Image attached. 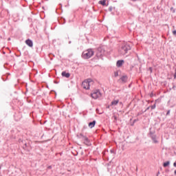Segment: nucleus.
Instances as JSON below:
<instances>
[{"mask_svg": "<svg viewBox=\"0 0 176 176\" xmlns=\"http://www.w3.org/2000/svg\"><path fill=\"white\" fill-rule=\"evenodd\" d=\"M91 96L94 100H97V98H101L102 94H101V91H99V89H95L91 94Z\"/></svg>", "mask_w": 176, "mask_h": 176, "instance_id": "3", "label": "nucleus"}, {"mask_svg": "<svg viewBox=\"0 0 176 176\" xmlns=\"http://www.w3.org/2000/svg\"><path fill=\"white\" fill-rule=\"evenodd\" d=\"M173 35H176V30L173 31Z\"/></svg>", "mask_w": 176, "mask_h": 176, "instance_id": "19", "label": "nucleus"}, {"mask_svg": "<svg viewBox=\"0 0 176 176\" xmlns=\"http://www.w3.org/2000/svg\"><path fill=\"white\" fill-rule=\"evenodd\" d=\"M107 108H109V106H108Z\"/></svg>", "mask_w": 176, "mask_h": 176, "instance_id": "26", "label": "nucleus"}, {"mask_svg": "<svg viewBox=\"0 0 176 176\" xmlns=\"http://www.w3.org/2000/svg\"><path fill=\"white\" fill-rule=\"evenodd\" d=\"M109 10L110 12H112V7H110V8H109Z\"/></svg>", "mask_w": 176, "mask_h": 176, "instance_id": "21", "label": "nucleus"}, {"mask_svg": "<svg viewBox=\"0 0 176 176\" xmlns=\"http://www.w3.org/2000/svg\"><path fill=\"white\" fill-rule=\"evenodd\" d=\"M167 166H170V162L167 161L165 163H164V167H167Z\"/></svg>", "mask_w": 176, "mask_h": 176, "instance_id": "14", "label": "nucleus"}, {"mask_svg": "<svg viewBox=\"0 0 176 176\" xmlns=\"http://www.w3.org/2000/svg\"><path fill=\"white\" fill-rule=\"evenodd\" d=\"M98 52H100V53H102L104 51L102 50V49H101V47L98 49Z\"/></svg>", "mask_w": 176, "mask_h": 176, "instance_id": "16", "label": "nucleus"}, {"mask_svg": "<svg viewBox=\"0 0 176 176\" xmlns=\"http://www.w3.org/2000/svg\"><path fill=\"white\" fill-rule=\"evenodd\" d=\"M95 126H96V120H94L93 122L89 123V129H93V127H94Z\"/></svg>", "mask_w": 176, "mask_h": 176, "instance_id": "9", "label": "nucleus"}, {"mask_svg": "<svg viewBox=\"0 0 176 176\" xmlns=\"http://www.w3.org/2000/svg\"><path fill=\"white\" fill-rule=\"evenodd\" d=\"M93 56H94V51H93V50L91 49H88L84 51L82 54V57L85 60L91 58V57H93Z\"/></svg>", "mask_w": 176, "mask_h": 176, "instance_id": "2", "label": "nucleus"}, {"mask_svg": "<svg viewBox=\"0 0 176 176\" xmlns=\"http://www.w3.org/2000/svg\"><path fill=\"white\" fill-rule=\"evenodd\" d=\"M78 137V138H80L81 140H83V138L86 137V136L83 135V134H82V133H80Z\"/></svg>", "mask_w": 176, "mask_h": 176, "instance_id": "15", "label": "nucleus"}, {"mask_svg": "<svg viewBox=\"0 0 176 176\" xmlns=\"http://www.w3.org/2000/svg\"><path fill=\"white\" fill-rule=\"evenodd\" d=\"M118 72H116L115 73V76H118Z\"/></svg>", "mask_w": 176, "mask_h": 176, "instance_id": "22", "label": "nucleus"}, {"mask_svg": "<svg viewBox=\"0 0 176 176\" xmlns=\"http://www.w3.org/2000/svg\"><path fill=\"white\" fill-rule=\"evenodd\" d=\"M149 69H150L151 72H152V67H150Z\"/></svg>", "mask_w": 176, "mask_h": 176, "instance_id": "23", "label": "nucleus"}, {"mask_svg": "<svg viewBox=\"0 0 176 176\" xmlns=\"http://www.w3.org/2000/svg\"><path fill=\"white\" fill-rule=\"evenodd\" d=\"M92 82L91 79L85 80L82 82V87L83 89H85V90H89V89H90V83Z\"/></svg>", "mask_w": 176, "mask_h": 176, "instance_id": "4", "label": "nucleus"}, {"mask_svg": "<svg viewBox=\"0 0 176 176\" xmlns=\"http://www.w3.org/2000/svg\"><path fill=\"white\" fill-rule=\"evenodd\" d=\"M82 141H84V144H85V145H90V142L89 141V138H87V137H84Z\"/></svg>", "mask_w": 176, "mask_h": 176, "instance_id": "6", "label": "nucleus"}, {"mask_svg": "<svg viewBox=\"0 0 176 176\" xmlns=\"http://www.w3.org/2000/svg\"><path fill=\"white\" fill-rule=\"evenodd\" d=\"M132 1H137V0H132Z\"/></svg>", "mask_w": 176, "mask_h": 176, "instance_id": "28", "label": "nucleus"}, {"mask_svg": "<svg viewBox=\"0 0 176 176\" xmlns=\"http://www.w3.org/2000/svg\"><path fill=\"white\" fill-rule=\"evenodd\" d=\"M155 108H156V104L151 106V109H155Z\"/></svg>", "mask_w": 176, "mask_h": 176, "instance_id": "17", "label": "nucleus"}, {"mask_svg": "<svg viewBox=\"0 0 176 176\" xmlns=\"http://www.w3.org/2000/svg\"><path fill=\"white\" fill-rule=\"evenodd\" d=\"M174 79H176V69H175V74H174Z\"/></svg>", "mask_w": 176, "mask_h": 176, "instance_id": "18", "label": "nucleus"}, {"mask_svg": "<svg viewBox=\"0 0 176 176\" xmlns=\"http://www.w3.org/2000/svg\"><path fill=\"white\" fill-rule=\"evenodd\" d=\"M26 45L29 46V47H32L34 46V43H32V41L28 39L25 41Z\"/></svg>", "mask_w": 176, "mask_h": 176, "instance_id": "5", "label": "nucleus"}, {"mask_svg": "<svg viewBox=\"0 0 176 176\" xmlns=\"http://www.w3.org/2000/svg\"><path fill=\"white\" fill-rule=\"evenodd\" d=\"M48 168H52V166H48Z\"/></svg>", "mask_w": 176, "mask_h": 176, "instance_id": "24", "label": "nucleus"}, {"mask_svg": "<svg viewBox=\"0 0 176 176\" xmlns=\"http://www.w3.org/2000/svg\"><path fill=\"white\" fill-rule=\"evenodd\" d=\"M175 174L176 175V170H175Z\"/></svg>", "mask_w": 176, "mask_h": 176, "instance_id": "25", "label": "nucleus"}, {"mask_svg": "<svg viewBox=\"0 0 176 176\" xmlns=\"http://www.w3.org/2000/svg\"><path fill=\"white\" fill-rule=\"evenodd\" d=\"M151 140H153L154 144H157L159 142L156 139V135H151Z\"/></svg>", "mask_w": 176, "mask_h": 176, "instance_id": "10", "label": "nucleus"}, {"mask_svg": "<svg viewBox=\"0 0 176 176\" xmlns=\"http://www.w3.org/2000/svg\"><path fill=\"white\" fill-rule=\"evenodd\" d=\"M129 50H131V47L128 43L123 44L119 50V53L122 56H124V54H127V52Z\"/></svg>", "mask_w": 176, "mask_h": 176, "instance_id": "1", "label": "nucleus"}, {"mask_svg": "<svg viewBox=\"0 0 176 176\" xmlns=\"http://www.w3.org/2000/svg\"><path fill=\"white\" fill-rule=\"evenodd\" d=\"M158 174H160V172H158Z\"/></svg>", "mask_w": 176, "mask_h": 176, "instance_id": "27", "label": "nucleus"}, {"mask_svg": "<svg viewBox=\"0 0 176 176\" xmlns=\"http://www.w3.org/2000/svg\"><path fill=\"white\" fill-rule=\"evenodd\" d=\"M99 3L100 5H102V6H105V5H107V1L106 0L100 1Z\"/></svg>", "mask_w": 176, "mask_h": 176, "instance_id": "13", "label": "nucleus"}, {"mask_svg": "<svg viewBox=\"0 0 176 176\" xmlns=\"http://www.w3.org/2000/svg\"><path fill=\"white\" fill-rule=\"evenodd\" d=\"M170 110H168L167 113H166V115H170Z\"/></svg>", "mask_w": 176, "mask_h": 176, "instance_id": "20", "label": "nucleus"}, {"mask_svg": "<svg viewBox=\"0 0 176 176\" xmlns=\"http://www.w3.org/2000/svg\"><path fill=\"white\" fill-rule=\"evenodd\" d=\"M123 63H124V60H119L117 61L116 66L118 67H122V65H123Z\"/></svg>", "mask_w": 176, "mask_h": 176, "instance_id": "7", "label": "nucleus"}, {"mask_svg": "<svg viewBox=\"0 0 176 176\" xmlns=\"http://www.w3.org/2000/svg\"><path fill=\"white\" fill-rule=\"evenodd\" d=\"M62 76H64L65 78H69V76H71V74H69V73H66L65 72H63Z\"/></svg>", "mask_w": 176, "mask_h": 176, "instance_id": "11", "label": "nucleus"}, {"mask_svg": "<svg viewBox=\"0 0 176 176\" xmlns=\"http://www.w3.org/2000/svg\"><path fill=\"white\" fill-rule=\"evenodd\" d=\"M122 83H126L127 82V76H123L121 77Z\"/></svg>", "mask_w": 176, "mask_h": 176, "instance_id": "12", "label": "nucleus"}, {"mask_svg": "<svg viewBox=\"0 0 176 176\" xmlns=\"http://www.w3.org/2000/svg\"><path fill=\"white\" fill-rule=\"evenodd\" d=\"M119 104V100H113L110 104V107H116V105H118Z\"/></svg>", "mask_w": 176, "mask_h": 176, "instance_id": "8", "label": "nucleus"}]
</instances>
